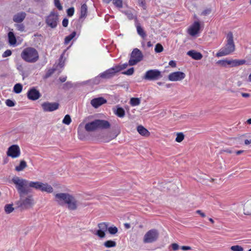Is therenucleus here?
<instances>
[{"label":"nucleus","mask_w":251,"mask_h":251,"mask_svg":"<svg viewBox=\"0 0 251 251\" xmlns=\"http://www.w3.org/2000/svg\"><path fill=\"white\" fill-rule=\"evenodd\" d=\"M124 226H125V227L126 228H130V225L129 224H127V223H126L124 224Z\"/></svg>","instance_id":"60"},{"label":"nucleus","mask_w":251,"mask_h":251,"mask_svg":"<svg viewBox=\"0 0 251 251\" xmlns=\"http://www.w3.org/2000/svg\"><path fill=\"white\" fill-rule=\"evenodd\" d=\"M140 5H142V6H145V2L142 0L140 3Z\"/></svg>","instance_id":"62"},{"label":"nucleus","mask_w":251,"mask_h":251,"mask_svg":"<svg viewBox=\"0 0 251 251\" xmlns=\"http://www.w3.org/2000/svg\"><path fill=\"white\" fill-rule=\"evenodd\" d=\"M235 50L233 34L229 32L227 34V43L224 48L221 49L217 53L216 56L221 57L228 55Z\"/></svg>","instance_id":"3"},{"label":"nucleus","mask_w":251,"mask_h":251,"mask_svg":"<svg viewBox=\"0 0 251 251\" xmlns=\"http://www.w3.org/2000/svg\"><path fill=\"white\" fill-rule=\"evenodd\" d=\"M171 247L174 251H176L180 249L179 246L177 243H173L171 245Z\"/></svg>","instance_id":"47"},{"label":"nucleus","mask_w":251,"mask_h":251,"mask_svg":"<svg viewBox=\"0 0 251 251\" xmlns=\"http://www.w3.org/2000/svg\"><path fill=\"white\" fill-rule=\"evenodd\" d=\"M71 121H72V120H71L70 116L69 115H66L64 117L62 122L64 124L69 125L71 123Z\"/></svg>","instance_id":"36"},{"label":"nucleus","mask_w":251,"mask_h":251,"mask_svg":"<svg viewBox=\"0 0 251 251\" xmlns=\"http://www.w3.org/2000/svg\"><path fill=\"white\" fill-rule=\"evenodd\" d=\"M66 77H61L59 78V80L61 82H64L66 80Z\"/></svg>","instance_id":"56"},{"label":"nucleus","mask_w":251,"mask_h":251,"mask_svg":"<svg viewBox=\"0 0 251 251\" xmlns=\"http://www.w3.org/2000/svg\"><path fill=\"white\" fill-rule=\"evenodd\" d=\"M52 72H53L52 71H49V72L46 74V77H47L50 76L51 74L52 73Z\"/></svg>","instance_id":"59"},{"label":"nucleus","mask_w":251,"mask_h":251,"mask_svg":"<svg viewBox=\"0 0 251 251\" xmlns=\"http://www.w3.org/2000/svg\"><path fill=\"white\" fill-rule=\"evenodd\" d=\"M5 104L7 106L9 107H13L15 105V102L10 99L6 100Z\"/></svg>","instance_id":"45"},{"label":"nucleus","mask_w":251,"mask_h":251,"mask_svg":"<svg viewBox=\"0 0 251 251\" xmlns=\"http://www.w3.org/2000/svg\"><path fill=\"white\" fill-rule=\"evenodd\" d=\"M138 132L144 137H149L150 135V131L142 125H139L137 127Z\"/></svg>","instance_id":"22"},{"label":"nucleus","mask_w":251,"mask_h":251,"mask_svg":"<svg viewBox=\"0 0 251 251\" xmlns=\"http://www.w3.org/2000/svg\"><path fill=\"white\" fill-rule=\"evenodd\" d=\"M7 155L12 158H16L20 156L21 151L20 147L17 145H13L10 146L6 152Z\"/></svg>","instance_id":"13"},{"label":"nucleus","mask_w":251,"mask_h":251,"mask_svg":"<svg viewBox=\"0 0 251 251\" xmlns=\"http://www.w3.org/2000/svg\"><path fill=\"white\" fill-rule=\"evenodd\" d=\"M187 54L195 60H201L202 58V55L201 53L197 52L194 50L188 51Z\"/></svg>","instance_id":"21"},{"label":"nucleus","mask_w":251,"mask_h":251,"mask_svg":"<svg viewBox=\"0 0 251 251\" xmlns=\"http://www.w3.org/2000/svg\"><path fill=\"white\" fill-rule=\"evenodd\" d=\"M27 96L29 100H35L40 98L41 94L38 90L33 87L28 91Z\"/></svg>","instance_id":"17"},{"label":"nucleus","mask_w":251,"mask_h":251,"mask_svg":"<svg viewBox=\"0 0 251 251\" xmlns=\"http://www.w3.org/2000/svg\"><path fill=\"white\" fill-rule=\"evenodd\" d=\"M136 27L137 29V32L138 34L143 39H145L147 36V34L143 29V28L141 27L140 24L139 23H137L136 25Z\"/></svg>","instance_id":"23"},{"label":"nucleus","mask_w":251,"mask_h":251,"mask_svg":"<svg viewBox=\"0 0 251 251\" xmlns=\"http://www.w3.org/2000/svg\"><path fill=\"white\" fill-rule=\"evenodd\" d=\"M110 125L107 121L103 120H95L88 123L85 125V129L87 131H94L98 128L107 129L110 127Z\"/></svg>","instance_id":"4"},{"label":"nucleus","mask_w":251,"mask_h":251,"mask_svg":"<svg viewBox=\"0 0 251 251\" xmlns=\"http://www.w3.org/2000/svg\"><path fill=\"white\" fill-rule=\"evenodd\" d=\"M169 65L173 68H175L176 66V64L175 61L171 60L169 62Z\"/></svg>","instance_id":"51"},{"label":"nucleus","mask_w":251,"mask_h":251,"mask_svg":"<svg viewBox=\"0 0 251 251\" xmlns=\"http://www.w3.org/2000/svg\"><path fill=\"white\" fill-rule=\"evenodd\" d=\"M196 213L199 214L202 218H204L206 217L205 213L202 212L201 210H197Z\"/></svg>","instance_id":"50"},{"label":"nucleus","mask_w":251,"mask_h":251,"mask_svg":"<svg viewBox=\"0 0 251 251\" xmlns=\"http://www.w3.org/2000/svg\"><path fill=\"white\" fill-rule=\"evenodd\" d=\"M147 46L148 47H151L152 46V44L151 41H149L147 43Z\"/></svg>","instance_id":"61"},{"label":"nucleus","mask_w":251,"mask_h":251,"mask_svg":"<svg viewBox=\"0 0 251 251\" xmlns=\"http://www.w3.org/2000/svg\"><path fill=\"white\" fill-rule=\"evenodd\" d=\"M11 181L15 185L20 197L24 194H27L28 193V190L26 188V186L28 184L27 180L18 176H14Z\"/></svg>","instance_id":"5"},{"label":"nucleus","mask_w":251,"mask_h":251,"mask_svg":"<svg viewBox=\"0 0 251 251\" xmlns=\"http://www.w3.org/2000/svg\"><path fill=\"white\" fill-rule=\"evenodd\" d=\"M210 12V10H209V9H206V10H204L202 13V14L203 15H206L207 14H209Z\"/></svg>","instance_id":"54"},{"label":"nucleus","mask_w":251,"mask_h":251,"mask_svg":"<svg viewBox=\"0 0 251 251\" xmlns=\"http://www.w3.org/2000/svg\"><path fill=\"white\" fill-rule=\"evenodd\" d=\"M54 201L60 206L66 205L69 210L75 211L77 209L78 201L73 195L67 193H58L54 194Z\"/></svg>","instance_id":"1"},{"label":"nucleus","mask_w":251,"mask_h":251,"mask_svg":"<svg viewBox=\"0 0 251 251\" xmlns=\"http://www.w3.org/2000/svg\"><path fill=\"white\" fill-rule=\"evenodd\" d=\"M159 233L155 229L149 230L144 235L143 242L144 243H151L155 242L158 238Z\"/></svg>","instance_id":"9"},{"label":"nucleus","mask_w":251,"mask_h":251,"mask_svg":"<svg viewBox=\"0 0 251 251\" xmlns=\"http://www.w3.org/2000/svg\"><path fill=\"white\" fill-rule=\"evenodd\" d=\"M118 72L116 70V68L114 66L100 74V76L103 78H110L114 76Z\"/></svg>","instance_id":"18"},{"label":"nucleus","mask_w":251,"mask_h":251,"mask_svg":"<svg viewBox=\"0 0 251 251\" xmlns=\"http://www.w3.org/2000/svg\"><path fill=\"white\" fill-rule=\"evenodd\" d=\"M113 4L118 8H122L123 7V0H113Z\"/></svg>","instance_id":"40"},{"label":"nucleus","mask_w":251,"mask_h":251,"mask_svg":"<svg viewBox=\"0 0 251 251\" xmlns=\"http://www.w3.org/2000/svg\"><path fill=\"white\" fill-rule=\"evenodd\" d=\"M201 25L199 21H195L187 29L188 33L192 36H195L198 34L200 30Z\"/></svg>","instance_id":"14"},{"label":"nucleus","mask_w":251,"mask_h":251,"mask_svg":"<svg viewBox=\"0 0 251 251\" xmlns=\"http://www.w3.org/2000/svg\"><path fill=\"white\" fill-rule=\"evenodd\" d=\"M154 50L157 53H160L163 50V47L161 44L158 43L155 45Z\"/></svg>","instance_id":"39"},{"label":"nucleus","mask_w":251,"mask_h":251,"mask_svg":"<svg viewBox=\"0 0 251 251\" xmlns=\"http://www.w3.org/2000/svg\"><path fill=\"white\" fill-rule=\"evenodd\" d=\"M23 89V85L20 83L16 84L13 88V91L15 93H20Z\"/></svg>","instance_id":"30"},{"label":"nucleus","mask_w":251,"mask_h":251,"mask_svg":"<svg viewBox=\"0 0 251 251\" xmlns=\"http://www.w3.org/2000/svg\"><path fill=\"white\" fill-rule=\"evenodd\" d=\"M106 102V100L102 97L93 99L91 101V105L95 108H98Z\"/></svg>","instance_id":"19"},{"label":"nucleus","mask_w":251,"mask_h":251,"mask_svg":"<svg viewBox=\"0 0 251 251\" xmlns=\"http://www.w3.org/2000/svg\"><path fill=\"white\" fill-rule=\"evenodd\" d=\"M108 225L109 224L108 223L102 222V223H99L98 225V227H99V229L106 231L108 230Z\"/></svg>","instance_id":"29"},{"label":"nucleus","mask_w":251,"mask_h":251,"mask_svg":"<svg viewBox=\"0 0 251 251\" xmlns=\"http://www.w3.org/2000/svg\"><path fill=\"white\" fill-rule=\"evenodd\" d=\"M26 15V13L24 12L18 13L17 14L14 15L13 20L15 23H21L24 20Z\"/></svg>","instance_id":"20"},{"label":"nucleus","mask_w":251,"mask_h":251,"mask_svg":"<svg viewBox=\"0 0 251 251\" xmlns=\"http://www.w3.org/2000/svg\"><path fill=\"white\" fill-rule=\"evenodd\" d=\"M185 76L186 75L184 73L177 71L170 73L168 78L171 81H177L183 79Z\"/></svg>","instance_id":"15"},{"label":"nucleus","mask_w":251,"mask_h":251,"mask_svg":"<svg viewBox=\"0 0 251 251\" xmlns=\"http://www.w3.org/2000/svg\"><path fill=\"white\" fill-rule=\"evenodd\" d=\"M244 151H243V150L237 151H236V154L237 155H239V154H241L242 153H243Z\"/></svg>","instance_id":"57"},{"label":"nucleus","mask_w":251,"mask_h":251,"mask_svg":"<svg viewBox=\"0 0 251 251\" xmlns=\"http://www.w3.org/2000/svg\"><path fill=\"white\" fill-rule=\"evenodd\" d=\"M115 114L119 117L123 118L125 115V111L122 107H119L117 109Z\"/></svg>","instance_id":"32"},{"label":"nucleus","mask_w":251,"mask_h":251,"mask_svg":"<svg viewBox=\"0 0 251 251\" xmlns=\"http://www.w3.org/2000/svg\"><path fill=\"white\" fill-rule=\"evenodd\" d=\"M74 12H75L74 8V7H71V8H69L67 10V15H68V16L71 17V16H72L74 15Z\"/></svg>","instance_id":"46"},{"label":"nucleus","mask_w":251,"mask_h":251,"mask_svg":"<svg viewBox=\"0 0 251 251\" xmlns=\"http://www.w3.org/2000/svg\"><path fill=\"white\" fill-rule=\"evenodd\" d=\"M251 143V140H248V139H246L245 140V144L246 145H249Z\"/></svg>","instance_id":"58"},{"label":"nucleus","mask_w":251,"mask_h":251,"mask_svg":"<svg viewBox=\"0 0 251 251\" xmlns=\"http://www.w3.org/2000/svg\"><path fill=\"white\" fill-rule=\"evenodd\" d=\"M58 102H45L42 104L43 109L45 112H51L57 109L59 107Z\"/></svg>","instance_id":"16"},{"label":"nucleus","mask_w":251,"mask_h":251,"mask_svg":"<svg viewBox=\"0 0 251 251\" xmlns=\"http://www.w3.org/2000/svg\"><path fill=\"white\" fill-rule=\"evenodd\" d=\"M127 63H124L121 65H116L115 66L116 70L117 71V72H119L121 71L126 69L127 67Z\"/></svg>","instance_id":"37"},{"label":"nucleus","mask_w":251,"mask_h":251,"mask_svg":"<svg viewBox=\"0 0 251 251\" xmlns=\"http://www.w3.org/2000/svg\"><path fill=\"white\" fill-rule=\"evenodd\" d=\"M21 57L25 62L30 63H34L39 59L37 50L31 47L25 48L21 53Z\"/></svg>","instance_id":"2"},{"label":"nucleus","mask_w":251,"mask_h":251,"mask_svg":"<svg viewBox=\"0 0 251 251\" xmlns=\"http://www.w3.org/2000/svg\"><path fill=\"white\" fill-rule=\"evenodd\" d=\"M18 29L19 30L23 31L24 30L25 26L23 24L19 25H18Z\"/></svg>","instance_id":"53"},{"label":"nucleus","mask_w":251,"mask_h":251,"mask_svg":"<svg viewBox=\"0 0 251 251\" xmlns=\"http://www.w3.org/2000/svg\"><path fill=\"white\" fill-rule=\"evenodd\" d=\"M19 202V206L25 209L32 207L34 204V200L31 195L28 196L25 198H23L22 196L20 197Z\"/></svg>","instance_id":"11"},{"label":"nucleus","mask_w":251,"mask_h":251,"mask_svg":"<svg viewBox=\"0 0 251 251\" xmlns=\"http://www.w3.org/2000/svg\"><path fill=\"white\" fill-rule=\"evenodd\" d=\"M103 2L109 3L112 0H102Z\"/></svg>","instance_id":"64"},{"label":"nucleus","mask_w":251,"mask_h":251,"mask_svg":"<svg viewBox=\"0 0 251 251\" xmlns=\"http://www.w3.org/2000/svg\"><path fill=\"white\" fill-rule=\"evenodd\" d=\"M244 214L247 215H251V201H248L245 203Z\"/></svg>","instance_id":"24"},{"label":"nucleus","mask_w":251,"mask_h":251,"mask_svg":"<svg viewBox=\"0 0 251 251\" xmlns=\"http://www.w3.org/2000/svg\"><path fill=\"white\" fill-rule=\"evenodd\" d=\"M28 186L36 190H40L42 192H46L48 193H51L53 191V188L50 185L39 181H30L28 183Z\"/></svg>","instance_id":"6"},{"label":"nucleus","mask_w":251,"mask_h":251,"mask_svg":"<svg viewBox=\"0 0 251 251\" xmlns=\"http://www.w3.org/2000/svg\"><path fill=\"white\" fill-rule=\"evenodd\" d=\"M96 234L97 235H98L100 238H103L105 237V231H103V230H101L100 229H98L97 231Z\"/></svg>","instance_id":"42"},{"label":"nucleus","mask_w":251,"mask_h":251,"mask_svg":"<svg viewBox=\"0 0 251 251\" xmlns=\"http://www.w3.org/2000/svg\"><path fill=\"white\" fill-rule=\"evenodd\" d=\"M8 38L9 43L11 45H14L16 43V39L14 33L12 31H10L8 33Z\"/></svg>","instance_id":"26"},{"label":"nucleus","mask_w":251,"mask_h":251,"mask_svg":"<svg viewBox=\"0 0 251 251\" xmlns=\"http://www.w3.org/2000/svg\"><path fill=\"white\" fill-rule=\"evenodd\" d=\"M87 14V6L86 4H83L80 7V15L79 18L82 19L86 17Z\"/></svg>","instance_id":"25"},{"label":"nucleus","mask_w":251,"mask_h":251,"mask_svg":"<svg viewBox=\"0 0 251 251\" xmlns=\"http://www.w3.org/2000/svg\"><path fill=\"white\" fill-rule=\"evenodd\" d=\"M162 77L161 72L157 69L148 70L145 74L143 78L148 81H155Z\"/></svg>","instance_id":"7"},{"label":"nucleus","mask_w":251,"mask_h":251,"mask_svg":"<svg viewBox=\"0 0 251 251\" xmlns=\"http://www.w3.org/2000/svg\"><path fill=\"white\" fill-rule=\"evenodd\" d=\"M4 210L6 213H10L14 210L12 204H6L4 207Z\"/></svg>","instance_id":"38"},{"label":"nucleus","mask_w":251,"mask_h":251,"mask_svg":"<svg viewBox=\"0 0 251 251\" xmlns=\"http://www.w3.org/2000/svg\"><path fill=\"white\" fill-rule=\"evenodd\" d=\"M184 139V135L182 132H177L176 133V138L175 141L176 142L180 143Z\"/></svg>","instance_id":"33"},{"label":"nucleus","mask_w":251,"mask_h":251,"mask_svg":"<svg viewBox=\"0 0 251 251\" xmlns=\"http://www.w3.org/2000/svg\"><path fill=\"white\" fill-rule=\"evenodd\" d=\"M247 123L248 124L251 125V119H248V120L247 121Z\"/></svg>","instance_id":"63"},{"label":"nucleus","mask_w":251,"mask_h":251,"mask_svg":"<svg viewBox=\"0 0 251 251\" xmlns=\"http://www.w3.org/2000/svg\"><path fill=\"white\" fill-rule=\"evenodd\" d=\"M232 251H243V248L239 245L232 246L230 248Z\"/></svg>","instance_id":"41"},{"label":"nucleus","mask_w":251,"mask_h":251,"mask_svg":"<svg viewBox=\"0 0 251 251\" xmlns=\"http://www.w3.org/2000/svg\"><path fill=\"white\" fill-rule=\"evenodd\" d=\"M108 231L111 234H115L118 232V228L115 226H112L108 227Z\"/></svg>","instance_id":"35"},{"label":"nucleus","mask_w":251,"mask_h":251,"mask_svg":"<svg viewBox=\"0 0 251 251\" xmlns=\"http://www.w3.org/2000/svg\"><path fill=\"white\" fill-rule=\"evenodd\" d=\"M242 96L244 98H248L250 96V94L249 93H242Z\"/></svg>","instance_id":"55"},{"label":"nucleus","mask_w":251,"mask_h":251,"mask_svg":"<svg viewBox=\"0 0 251 251\" xmlns=\"http://www.w3.org/2000/svg\"><path fill=\"white\" fill-rule=\"evenodd\" d=\"M68 20L64 18L62 21V25L64 27H67L68 25Z\"/></svg>","instance_id":"49"},{"label":"nucleus","mask_w":251,"mask_h":251,"mask_svg":"<svg viewBox=\"0 0 251 251\" xmlns=\"http://www.w3.org/2000/svg\"><path fill=\"white\" fill-rule=\"evenodd\" d=\"M218 63L224 66H226L228 65L231 67H233L244 64L246 63V60L244 59L223 60L219 61Z\"/></svg>","instance_id":"12"},{"label":"nucleus","mask_w":251,"mask_h":251,"mask_svg":"<svg viewBox=\"0 0 251 251\" xmlns=\"http://www.w3.org/2000/svg\"><path fill=\"white\" fill-rule=\"evenodd\" d=\"M12 51L10 50H5L2 54L3 57H6L9 56L11 55Z\"/></svg>","instance_id":"48"},{"label":"nucleus","mask_w":251,"mask_h":251,"mask_svg":"<svg viewBox=\"0 0 251 251\" xmlns=\"http://www.w3.org/2000/svg\"><path fill=\"white\" fill-rule=\"evenodd\" d=\"M58 15L57 13L51 12L46 19V23L48 26L51 28H55L57 25Z\"/></svg>","instance_id":"10"},{"label":"nucleus","mask_w":251,"mask_h":251,"mask_svg":"<svg viewBox=\"0 0 251 251\" xmlns=\"http://www.w3.org/2000/svg\"><path fill=\"white\" fill-rule=\"evenodd\" d=\"M143 55L142 52L138 49H133L130 55L128 63L130 66H133L143 59Z\"/></svg>","instance_id":"8"},{"label":"nucleus","mask_w":251,"mask_h":251,"mask_svg":"<svg viewBox=\"0 0 251 251\" xmlns=\"http://www.w3.org/2000/svg\"><path fill=\"white\" fill-rule=\"evenodd\" d=\"M104 245L106 248H111L115 247L116 246V243L115 241L108 240L104 242Z\"/></svg>","instance_id":"34"},{"label":"nucleus","mask_w":251,"mask_h":251,"mask_svg":"<svg viewBox=\"0 0 251 251\" xmlns=\"http://www.w3.org/2000/svg\"><path fill=\"white\" fill-rule=\"evenodd\" d=\"M76 34V33L75 31H73L69 35L66 36L65 38L64 44L68 45L70 42V41L75 36Z\"/></svg>","instance_id":"28"},{"label":"nucleus","mask_w":251,"mask_h":251,"mask_svg":"<svg viewBox=\"0 0 251 251\" xmlns=\"http://www.w3.org/2000/svg\"><path fill=\"white\" fill-rule=\"evenodd\" d=\"M26 167V162L25 160H22L20 161L19 165L16 166L15 170L18 172H20L23 171Z\"/></svg>","instance_id":"27"},{"label":"nucleus","mask_w":251,"mask_h":251,"mask_svg":"<svg viewBox=\"0 0 251 251\" xmlns=\"http://www.w3.org/2000/svg\"><path fill=\"white\" fill-rule=\"evenodd\" d=\"M180 249L183 251L191 250V248L190 246H183L180 247Z\"/></svg>","instance_id":"52"},{"label":"nucleus","mask_w":251,"mask_h":251,"mask_svg":"<svg viewBox=\"0 0 251 251\" xmlns=\"http://www.w3.org/2000/svg\"><path fill=\"white\" fill-rule=\"evenodd\" d=\"M134 70L133 68L128 69L127 71L123 72L122 74L128 75H132L134 73Z\"/></svg>","instance_id":"44"},{"label":"nucleus","mask_w":251,"mask_h":251,"mask_svg":"<svg viewBox=\"0 0 251 251\" xmlns=\"http://www.w3.org/2000/svg\"><path fill=\"white\" fill-rule=\"evenodd\" d=\"M54 3L55 6L59 10H62L63 9L62 6L61 5L59 0H54Z\"/></svg>","instance_id":"43"},{"label":"nucleus","mask_w":251,"mask_h":251,"mask_svg":"<svg viewBox=\"0 0 251 251\" xmlns=\"http://www.w3.org/2000/svg\"><path fill=\"white\" fill-rule=\"evenodd\" d=\"M140 103V100L139 98H132L130 100V104L132 106H137Z\"/></svg>","instance_id":"31"}]
</instances>
